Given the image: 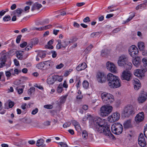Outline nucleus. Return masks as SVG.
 Instances as JSON below:
<instances>
[{
	"label": "nucleus",
	"mask_w": 147,
	"mask_h": 147,
	"mask_svg": "<svg viewBox=\"0 0 147 147\" xmlns=\"http://www.w3.org/2000/svg\"><path fill=\"white\" fill-rule=\"evenodd\" d=\"M107 80L108 82V84L109 86L115 80L119 78L117 76L114 75L111 73H109L107 75Z\"/></svg>",
	"instance_id": "nucleus-12"
},
{
	"label": "nucleus",
	"mask_w": 147,
	"mask_h": 147,
	"mask_svg": "<svg viewBox=\"0 0 147 147\" xmlns=\"http://www.w3.org/2000/svg\"><path fill=\"white\" fill-rule=\"evenodd\" d=\"M129 106H128L125 107L123 110L122 115L125 117H128L129 116Z\"/></svg>",
	"instance_id": "nucleus-24"
},
{
	"label": "nucleus",
	"mask_w": 147,
	"mask_h": 147,
	"mask_svg": "<svg viewBox=\"0 0 147 147\" xmlns=\"http://www.w3.org/2000/svg\"><path fill=\"white\" fill-rule=\"evenodd\" d=\"M37 55L39 57L43 58L45 57L46 54L44 51H41L38 52Z\"/></svg>",
	"instance_id": "nucleus-32"
},
{
	"label": "nucleus",
	"mask_w": 147,
	"mask_h": 147,
	"mask_svg": "<svg viewBox=\"0 0 147 147\" xmlns=\"http://www.w3.org/2000/svg\"><path fill=\"white\" fill-rule=\"evenodd\" d=\"M99 32H93L91 34L90 36L92 38L96 37L98 36L99 35Z\"/></svg>",
	"instance_id": "nucleus-42"
},
{
	"label": "nucleus",
	"mask_w": 147,
	"mask_h": 147,
	"mask_svg": "<svg viewBox=\"0 0 147 147\" xmlns=\"http://www.w3.org/2000/svg\"><path fill=\"white\" fill-rule=\"evenodd\" d=\"M129 21L131 20L135 16V13L134 12H131L129 13Z\"/></svg>",
	"instance_id": "nucleus-51"
},
{
	"label": "nucleus",
	"mask_w": 147,
	"mask_h": 147,
	"mask_svg": "<svg viewBox=\"0 0 147 147\" xmlns=\"http://www.w3.org/2000/svg\"><path fill=\"white\" fill-rule=\"evenodd\" d=\"M35 88L33 87H31L28 90V92L29 95H31L35 91Z\"/></svg>",
	"instance_id": "nucleus-40"
},
{
	"label": "nucleus",
	"mask_w": 147,
	"mask_h": 147,
	"mask_svg": "<svg viewBox=\"0 0 147 147\" xmlns=\"http://www.w3.org/2000/svg\"><path fill=\"white\" fill-rule=\"evenodd\" d=\"M138 52V50L137 47H135L134 51H131V53H129V54L131 56L133 57H135V56L137 55Z\"/></svg>",
	"instance_id": "nucleus-28"
},
{
	"label": "nucleus",
	"mask_w": 147,
	"mask_h": 147,
	"mask_svg": "<svg viewBox=\"0 0 147 147\" xmlns=\"http://www.w3.org/2000/svg\"><path fill=\"white\" fill-rule=\"evenodd\" d=\"M58 44L57 45V47L59 49H62L63 50L65 49L69 44L68 42L66 40H64L62 42L61 40L58 39L57 40Z\"/></svg>",
	"instance_id": "nucleus-7"
},
{
	"label": "nucleus",
	"mask_w": 147,
	"mask_h": 147,
	"mask_svg": "<svg viewBox=\"0 0 147 147\" xmlns=\"http://www.w3.org/2000/svg\"><path fill=\"white\" fill-rule=\"evenodd\" d=\"M90 21V18L88 17H87L83 20L84 22H89Z\"/></svg>",
	"instance_id": "nucleus-62"
},
{
	"label": "nucleus",
	"mask_w": 147,
	"mask_h": 147,
	"mask_svg": "<svg viewBox=\"0 0 147 147\" xmlns=\"http://www.w3.org/2000/svg\"><path fill=\"white\" fill-rule=\"evenodd\" d=\"M53 40L51 39V40H49L48 42V44L49 45H51V46L50 47V49H52L53 48V47L51 45L53 43Z\"/></svg>",
	"instance_id": "nucleus-52"
},
{
	"label": "nucleus",
	"mask_w": 147,
	"mask_h": 147,
	"mask_svg": "<svg viewBox=\"0 0 147 147\" xmlns=\"http://www.w3.org/2000/svg\"><path fill=\"white\" fill-rule=\"evenodd\" d=\"M63 89L62 87V83H60L59 85L57 88V91L58 93H61L63 91Z\"/></svg>",
	"instance_id": "nucleus-35"
},
{
	"label": "nucleus",
	"mask_w": 147,
	"mask_h": 147,
	"mask_svg": "<svg viewBox=\"0 0 147 147\" xmlns=\"http://www.w3.org/2000/svg\"><path fill=\"white\" fill-rule=\"evenodd\" d=\"M96 79L100 83H103L106 80V77L105 75L103 73L98 72L96 75Z\"/></svg>",
	"instance_id": "nucleus-11"
},
{
	"label": "nucleus",
	"mask_w": 147,
	"mask_h": 147,
	"mask_svg": "<svg viewBox=\"0 0 147 147\" xmlns=\"http://www.w3.org/2000/svg\"><path fill=\"white\" fill-rule=\"evenodd\" d=\"M11 19V17L9 15L5 16L3 18V20L5 22L8 21Z\"/></svg>",
	"instance_id": "nucleus-37"
},
{
	"label": "nucleus",
	"mask_w": 147,
	"mask_h": 147,
	"mask_svg": "<svg viewBox=\"0 0 147 147\" xmlns=\"http://www.w3.org/2000/svg\"><path fill=\"white\" fill-rule=\"evenodd\" d=\"M120 114L117 112H115L108 117V120L110 122L113 123L118 121L120 118Z\"/></svg>",
	"instance_id": "nucleus-8"
},
{
	"label": "nucleus",
	"mask_w": 147,
	"mask_h": 147,
	"mask_svg": "<svg viewBox=\"0 0 147 147\" xmlns=\"http://www.w3.org/2000/svg\"><path fill=\"white\" fill-rule=\"evenodd\" d=\"M135 47H136L135 45H132L129 48V52L131 53V51H134Z\"/></svg>",
	"instance_id": "nucleus-55"
},
{
	"label": "nucleus",
	"mask_w": 147,
	"mask_h": 147,
	"mask_svg": "<svg viewBox=\"0 0 147 147\" xmlns=\"http://www.w3.org/2000/svg\"><path fill=\"white\" fill-rule=\"evenodd\" d=\"M86 67V64L84 62L79 64L77 67L76 69L78 71H80L85 69Z\"/></svg>",
	"instance_id": "nucleus-20"
},
{
	"label": "nucleus",
	"mask_w": 147,
	"mask_h": 147,
	"mask_svg": "<svg viewBox=\"0 0 147 147\" xmlns=\"http://www.w3.org/2000/svg\"><path fill=\"white\" fill-rule=\"evenodd\" d=\"M101 97L103 102L108 104L112 103L115 100L114 96L113 95L106 92L101 94Z\"/></svg>",
	"instance_id": "nucleus-2"
},
{
	"label": "nucleus",
	"mask_w": 147,
	"mask_h": 147,
	"mask_svg": "<svg viewBox=\"0 0 147 147\" xmlns=\"http://www.w3.org/2000/svg\"><path fill=\"white\" fill-rule=\"evenodd\" d=\"M71 124V123L70 122H67L65 123L63 125V127L64 128H67L68 127H69Z\"/></svg>",
	"instance_id": "nucleus-48"
},
{
	"label": "nucleus",
	"mask_w": 147,
	"mask_h": 147,
	"mask_svg": "<svg viewBox=\"0 0 147 147\" xmlns=\"http://www.w3.org/2000/svg\"><path fill=\"white\" fill-rule=\"evenodd\" d=\"M58 144L60 145L61 147H68V146L65 143L63 142L58 143Z\"/></svg>",
	"instance_id": "nucleus-47"
},
{
	"label": "nucleus",
	"mask_w": 147,
	"mask_h": 147,
	"mask_svg": "<svg viewBox=\"0 0 147 147\" xmlns=\"http://www.w3.org/2000/svg\"><path fill=\"white\" fill-rule=\"evenodd\" d=\"M25 87V86L22 85L21 88L19 87H17L16 89L19 94H21L23 92L24 89Z\"/></svg>",
	"instance_id": "nucleus-25"
},
{
	"label": "nucleus",
	"mask_w": 147,
	"mask_h": 147,
	"mask_svg": "<svg viewBox=\"0 0 147 147\" xmlns=\"http://www.w3.org/2000/svg\"><path fill=\"white\" fill-rule=\"evenodd\" d=\"M33 45L32 44H28L27 46L25 48V50L26 51H28L31 50L32 47Z\"/></svg>",
	"instance_id": "nucleus-41"
},
{
	"label": "nucleus",
	"mask_w": 147,
	"mask_h": 147,
	"mask_svg": "<svg viewBox=\"0 0 147 147\" xmlns=\"http://www.w3.org/2000/svg\"><path fill=\"white\" fill-rule=\"evenodd\" d=\"M52 26V25L51 24H49L44 26H43L44 30H46L47 29H49L51 28Z\"/></svg>",
	"instance_id": "nucleus-59"
},
{
	"label": "nucleus",
	"mask_w": 147,
	"mask_h": 147,
	"mask_svg": "<svg viewBox=\"0 0 147 147\" xmlns=\"http://www.w3.org/2000/svg\"><path fill=\"white\" fill-rule=\"evenodd\" d=\"M144 118V114L143 112L139 113L135 117V120L138 123L142 121Z\"/></svg>",
	"instance_id": "nucleus-16"
},
{
	"label": "nucleus",
	"mask_w": 147,
	"mask_h": 147,
	"mask_svg": "<svg viewBox=\"0 0 147 147\" xmlns=\"http://www.w3.org/2000/svg\"><path fill=\"white\" fill-rule=\"evenodd\" d=\"M52 66L51 61H45L36 65V67L39 69L42 70H45L49 69Z\"/></svg>",
	"instance_id": "nucleus-4"
},
{
	"label": "nucleus",
	"mask_w": 147,
	"mask_h": 147,
	"mask_svg": "<svg viewBox=\"0 0 147 147\" xmlns=\"http://www.w3.org/2000/svg\"><path fill=\"white\" fill-rule=\"evenodd\" d=\"M142 61L144 65L145 66V67H144L146 68V67H147V58H143L142 60Z\"/></svg>",
	"instance_id": "nucleus-45"
},
{
	"label": "nucleus",
	"mask_w": 147,
	"mask_h": 147,
	"mask_svg": "<svg viewBox=\"0 0 147 147\" xmlns=\"http://www.w3.org/2000/svg\"><path fill=\"white\" fill-rule=\"evenodd\" d=\"M42 7V5L41 4L38 2H36L34 4L31 10L32 11H34L35 10H39Z\"/></svg>",
	"instance_id": "nucleus-21"
},
{
	"label": "nucleus",
	"mask_w": 147,
	"mask_h": 147,
	"mask_svg": "<svg viewBox=\"0 0 147 147\" xmlns=\"http://www.w3.org/2000/svg\"><path fill=\"white\" fill-rule=\"evenodd\" d=\"M138 144L141 146L144 147L146 146V143L144 138L138 139Z\"/></svg>",
	"instance_id": "nucleus-22"
},
{
	"label": "nucleus",
	"mask_w": 147,
	"mask_h": 147,
	"mask_svg": "<svg viewBox=\"0 0 147 147\" xmlns=\"http://www.w3.org/2000/svg\"><path fill=\"white\" fill-rule=\"evenodd\" d=\"M55 81L53 76L52 78H49L47 79V82L48 84H53L54 83Z\"/></svg>",
	"instance_id": "nucleus-34"
},
{
	"label": "nucleus",
	"mask_w": 147,
	"mask_h": 147,
	"mask_svg": "<svg viewBox=\"0 0 147 147\" xmlns=\"http://www.w3.org/2000/svg\"><path fill=\"white\" fill-rule=\"evenodd\" d=\"M63 64L62 63H61L59 65H57L56 66V68L57 69H60L63 67Z\"/></svg>",
	"instance_id": "nucleus-61"
},
{
	"label": "nucleus",
	"mask_w": 147,
	"mask_h": 147,
	"mask_svg": "<svg viewBox=\"0 0 147 147\" xmlns=\"http://www.w3.org/2000/svg\"><path fill=\"white\" fill-rule=\"evenodd\" d=\"M27 45V42H24L23 43L20 44V46L21 48H24Z\"/></svg>",
	"instance_id": "nucleus-64"
},
{
	"label": "nucleus",
	"mask_w": 147,
	"mask_h": 147,
	"mask_svg": "<svg viewBox=\"0 0 147 147\" xmlns=\"http://www.w3.org/2000/svg\"><path fill=\"white\" fill-rule=\"evenodd\" d=\"M44 140L40 138L38 140L36 143V146L39 147L43 145L44 143Z\"/></svg>",
	"instance_id": "nucleus-30"
},
{
	"label": "nucleus",
	"mask_w": 147,
	"mask_h": 147,
	"mask_svg": "<svg viewBox=\"0 0 147 147\" xmlns=\"http://www.w3.org/2000/svg\"><path fill=\"white\" fill-rule=\"evenodd\" d=\"M135 113L134 108L132 106H129V115H133Z\"/></svg>",
	"instance_id": "nucleus-33"
},
{
	"label": "nucleus",
	"mask_w": 147,
	"mask_h": 147,
	"mask_svg": "<svg viewBox=\"0 0 147 147\" xmlns=\"http://www.w3.org/2000/svg\"><path fill=\"white\" fill-rule=\"evenodd\" d=\"M121 86V82L119 78H117L112 83L109 87L112 88H117Z\"/></svg>",
	"instance_id": "nucleus-13"
},
{
	"label": "nucleus",
	"mask_w": 147,
	"mask_h": 147,
	"mask_svg": "<svg viewBox=\"0 0 147 147\" xmlns=\"http://www.w3.org/2000/svg\"><path fill=\"white\" fill-rule=\"evenodd\" d=\"M63 87L65 88H67L68 87V85L67 83L66 80L64 81L63 84L62 85V87Z\"/></svg>",
	"instance_id": "nucleus-60"
},
{
	"label": "nucleus",
	"mask_w": 147,
	"mask_h": 147,
	"mask_svg": "<svg viewBox=\"0 0 147 147\" xmlns=\"http://www.w3.org/2000/svg\"><path fill=\"white\" fill-rule=\"evenodd\" d=\"M8 102L9 108H12L14 105V102L10 100H9L8 101Z\"/></svg>",
	"instance_id": "nucleus-38"
},
{
	"label": "nucleus",
	"mask_w": 147,
	"mask_h": 147,
	"mask_svg": "<svg viewBox=\"0 0 147 147\" xmlns=\"http://www.w3.org/2000/svg\"><path fill=\"white\" fill-rule=\"evenodd\" d=\"M34 86L40 90H42L44 89L43 87L42 86L36 84H35Z\"/></svg>",
	"instance_id": "nucleus-58"
},
{
	"label": "nucleus",
	"mask_w": 147,
	"mask_h": 147,
	"mask_svg": "<svg viewBox=\"0 0 147 147\" xmlns=\"http://www.w3.org/2000/svg\"><path fill=\"white\" fill-rule=\"evenodd\" d=\"M72 71V69H69V71H66L64 74V76L65 77L68 76L70 73Z\"/></svg>",
	"instance_id": "nucleus-44"
},
{
	"label": "nucleus",
	"mask_w": 147,
	"mask_h": 147,
	"mask_svg": "<svg viewBox=\"0 0 147 147\" xmlns=\"http://www.w3.org/2000/svg\"><path fill=\"white\" fill-rule=\"evenodd\" d=\"M32 30H36L38 31H42L44 30L43 27L39 28L34 27Z\"/></svg>",
	"instance_id": "nucleus-57"
},
{
	"label": "nucleus",
	"mask_w": 147,
	"mask_h": 147,
	"mask_svg": "<svg viewBox=\"0 0 147 147\" xmlns=\"http://www.w3.org/2000/svg\"><path fill=\"white\" fill-rule=\"evenodd\" d=\"M38 108H36L32 110L31 114L33 115H35L38 112Z\"/></svg>",
	"instance_id": "nucleus-63"
},
{
	"label": "nucleus",
	"mask_w": 147,
	"mask_h": 147,
	"mask_svg": "<svg viewBox=\"0 0 147 147\" xmlns=\"http://www.w3.org/2000/svg\"><path fill=\"white\" fill-rule=\"evenodd\" d=\"M93 47V46L92 45H89L85 49V52H87V51H90L92 48Z\"/></svg>",
	"instance_id": "nucleus-54"
},
{
	"label": "nucleus",
	"mask_w": 147,
	"mask_h": 147,
	"mask_svg": "<svg viewBox=\"0 0 147 147\" xmlns=\"http://www.w3.org/2000/svg\"><path fill=\"white\" fill-rule=\"evenodd\" d=\"M118 64L119 66H123L125 68H128L129 67L128 59L124 55L119 57Z\"/></svg>",
	"instance_id": "nucleus-6"
},
{
	"label": "nucleus",
	"mask_w": 147,
	"mask_h": 147,
	"mask_svg": "<svg viewBox=\"0 0 147 147\" xmlns=\"http://www.w3.org/2000/svg\"><path fill=\"white\" fill-rule=\"evenodd\" d=\"M16 56L18 59L20 60L26 59L29 56V54L27 53L23 56L25 54L23 51H17L16 52Z\"/></svg>",
	"instance_id": "nucleus-9"
},
{
	"label": "nucleus",
	"mask_w": 147,
	"mask_h": 147,
	"mask_svg": "<svg viewBox=\"0 0 147 147\" xmlns=\"http://www.w3.org/2000/svg\"><path fill=\"white\" fill-rule=\"evenodd\" d=\"M23 10L21 8H18L15 11L14 14L18 17H20L22 13Z\"/></svg>",
	"instance_id": "nucleus-27"
},
{
	"label": "nucleus",
	"mask_w": 147,
	"mask_h": 147,
	"mask_svg": "<svg viewBox=\"0 0 147 147\" xmlns=\"http://www.w3.org/2000/svg\"><path fill=\"white\" fill-rule=\"evenodd\" d=\"M83 86L84 88L87 89L89 86L88 82L86 80H84L83 83Z\"/></svg>",
	"instance_id": "nucleus-36"
},
{
	"label": "nucleus",
	"mask_w": 147,
	"mask_h": 147,
	"mask_svg": "<svg viewBox=\"0 0 147 147\" xmlns=\"http://www.w3.org/2000/svg\"><path fill=\"white\" fill-rule=\"evenodd\" d=\"M129 132L130 133H129V136L131 137H134L135 132L134 130H130Z\"/></svg>",
	"instance_id": "nucleus-49"
},
{
	"label": "nucleus",
	"mask_w": 147,
	"mask_h": 147,
	"mask_svg": "<svg viewBox=\"0 0 147 147\" xmlns=\"http://www.w3.org/2000/svg\"><path fill=\"white\" fill-rule=\"evenodd\" d=\"M77 40L76 38L75 37H73L71 38L70 40L68 41L69 44H71V43H73L75 42Z\"/></svg>",
	"instance_id": "nucleus-50"
},
{
	"label": "nucleus",
	"mask_w": 147,
	"mask_h": 147,
	"mask_svg": "<svg viewBox=\"0 0 147 147\" xmlns=\"http://www.w3.org/2000/svg\"><path fill=\"white\" fill-rule=\"evenodd\" d=\"M75 127L76 130L78 131H79L80 130H81V128L79 123L77 125L75 126Z\"/></svg>",
	"instance_id": "nucleus-56"
},
{
	"label": "nucleus",
	"mask_w": 147,
	"mask_h": 147,
	"mask_svg": "<svg viewBox=\"0 0 147 147\" xmlns=\"http://www.w3.org/2000/svg\"><path fill=\"white\" fill-rule=\"evenodd\" d=\"M107 67L111 72L116 73L117 72V68L114 64L110 62L107 63Z\"/></svg>",
	"instance_id": "nucleus-14"
},
{
	"label": "nucleus",
	"mask_w": 147,
	"mask_h": 147,
	"mask_svg": "<svg viewBox=\"0 0 147 147\" xmlns=\"http://www.w3.org/2000/svg\"><path fill=\"white\" fill-rule=\"evenodd\" d=\"M146 71V69L144 67L141 69H138L134 71V74L136 76L139 78H142L144 74Z\"/></svg>",
	"instance_id": "nucleus-10"
},
{
	"label": "nucleus",
	"mask_w": 147,
	"mask_h": 147,
	"mask_svg": "<svg viewBox=\"0 0 147 147\" xmlns=\"http://www.w3.org/2000/svg\"><path fill=\"white\" fill-rule=\"evenodd\" d=\"M102 119L100 117L95 119L93 121L94 124V127L96 130L100 133H103L105 135L114 140L115 138L113 135L111 133L110 130L109 126H105L101 124Z\"/></svg>",
	"instance_id": "nucleus-1"
},
{
	"label": "nucleus",
	"mask_w": 147,
	"mask_h": 147,
	"mask_svg": "<svg viewBox=\"0 0 147 147\" xmlns=\"http://www.w3.org/2000/svg\"><path fill=\"white\" fill-rule=\"evenodd\" d=\"M134 84V88L135 90H138L141 87L140 83V81L138 79L134 80L133 82Z\"/></svg>",
	"instance_id": "nucleus-19"
},
{
	"label": "nucleus",
	"mask_w": 147,
	"mask_h": 147,
	"mask_svg": "<svg viewBox=\"0 0 147 147\" xmlns=\"http://www.w3.org/2000/svg\"><path fill=\"white\" fill-rule=\"evenodd\" d=\"M147 99V93L143 92L141 93L138 98V101L139 103H143Z\"/></svg>",
	"instance_id": "nucleus-15"
},
{
	"label": "nucleus",
	"mask_w": 147,
	"mask_h": 147,
	"mask_svg": "<svg viewBox=\"0 0 147 147\" xmlns=\"http://www.w3.org/2000/svg\"><path fill=\"white\" fill-rule=\"evenodd\" d=\"M122 80H125L129 81V70L128 68H126V70L124 71L121 76Z\"/></svg>",
	"instance_id": "nucleus-17"
},
{
	"label": "nucleus",
	"mask_w": 147,
	"mask_h": 147,
	"mask_svg": "<svg viewBox=\"0 0 147 147\" xmlns=\"http://www.w3.org/2000/svg\"><path fill=\"white\" fill-rule=\"evenodd\" d=\"M22 36L21 35H18L16 38V42L17 43H19L20 41Z\"/></svg>",
	"instance_id": "nucleus-46"
},
{
	"label": "nucleus",
	"mask_w": 147,
	"mask_h": 147,
	"mask_svg": "<svg viewBox=\"0 0 147 147\" xmlns=\"http://www.w3.org/2000/svg\"><path fill=\"white\" fill-rule=\"evenodd\" d=\"M138 47L140 51H143L145 48L144 44L143 42H139L138 43Z\"/></svg>",
	"instance_id": "nucleus-31"
},
{
	"label": "nucleus",
	"mask_w": 147,
	"mask_h": 147,
	"mask_svg": "<svg viewBox=\"0 0 147 147\" xmlns=\"http://www.w3.org/2000/svg\"><path fill=\"white\" fill-rule=\"evenodd\" d=\"M111 129L112 132L115 134H120L123 130L122 125L119 123H115L111 126Z\"/></svg>",
	"instance_id": "nucleus-5"
},
{
	"label": "nucleus",
	"mask_w": 147,
	"mask_h": 147,
	"mask_svg": "<svg viewBox=\"0 0 147 147\" xmlns=\"http://www.w3.org/2000/svg\"><path fill=\"white\" fill-rule=\"evenodd\" d=\"M44 107L45 109H51L53 108V106L51 105H45Z\"/></svg>",
	"instance_id": "nucleus-53"
},
{
	"label": "nucleus",
	"mask_w": 147,
	"mask_h": 147,
	"mask_svg": "<svg viewBox=\"0 0 147 147\" xmlns=\"http://www.w3.org/2000/svg\"><path fill=\"white\" fill-rule=\"evenodd\" d=\"M124 129H128L129 128V120H127L125 121L123 123Z\"/></svg>",
	"instance_id": "nucleus-43"
},
{
	"label": "nucleus",
	"mask_w": 147,
	"mask_h": 147,
	"mask_svg": "<svg viewBox=\"0 0 147 147\" xmlns=\"http://www.w3.org/2000/svg\"><path fill=\"white\" fill-rule=\"evenodd\" d=\"M68 95L67 94L61 96L60 98V102L61 103H64L65 102Z\"/></svg>",
	"instance_id": "nucleus-29"
},
{
	"label": "nucleus",
	"mask_w": 147,
	"mask_h": 147,
	"mask_svg": "<svg viewBox=\"0 0 147 147\" xmlns=\"http://www.w3.org/2000/svg\"><path fill=\"white\" fill-rule=\"evenodd\" d=\"M133 64L136 67H139L140 65L141 60L140 58L139 57H136L132 60Z\"/></svg>",
	"instance_id": "nucleus-18"
},
{
	"label": "nucleus",
	"mask_w": 147,
	"mask_h": 147,
	"mask_svg": "<svg viewBox=\"0 0 147 147\" xmlns=\"http://www.w3.org/2000/svg\"><path fill=\"white\" fill-rule=\"evenodd\" d=\"M2 53H3L4 54H3L1 56L0 58L1 61H4L5 62L6 61L7 54L6 53L5 50L3 51Z\"/></svg>",
	"instance_id": "nucleus-23"
},
{
	"label": "nucleus",
	"mask_w": 147,
	"mask_h": 147,
	"mask_svg": "<svg viewBox=\"0 0 147 147\" xmlns=\"http://www.w3.org/2000/svg\"><path fill=\"white\" fill-rule=\"evenodd\" d=\"M82 135L83 138L86 139L87 138L88 134L86 131H83L82 132Z\"/></svg>",
	"instance_id": "nucleus-39"
},
{
	"label": "nucleus",
	"mask_w": 147,
	"mask_h": 147,
	"mask_svg": "<svg viewBox=\"0 0 147 147\" xmlns=\"http://www.w3.org/2000/svg\"><path fill=\"white\" fill-rule=\"evenodd\" d=\"M113 108L111 106L104 105L100 109V114L102 117H105L112 112Z\"/></svg>",
	"instance_id": "nucleus-3"
},
{
	"label": "nucleus",
	"mask_w": 147,
	"mask_h": 147,
	"mask_svg": "<svg viewBox=\"0 0 147 147\" xmlns=\"http://www.w3.org/2000/svg\"><path fill=\"white\" fill-rule=\"evenodd\" d=\"M53 78L55 81H58L59 82H61L63 79V76L57 75L53 76Z\"/></svg>",
	"instance_id": "nucleus-26"
}]
</instances>
